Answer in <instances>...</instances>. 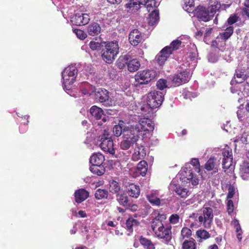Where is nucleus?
I'll use <instances>...</instances> for the list:
<instances>
[{"mask_svg": "<svg viewBox=\"0 0 249 249\" xmlns=\"http://www.w3.org/2000/svg\"><path fill=\"white\" fill-rule=\"evenodd\" d=\"M183 2L186 7H191L194 4V0H183Z\"/></svg>", "mask_w": 249, "mask_h": 249, "instance_id": "59", "label": "nucleus"}, {"mask_svg": "<svg viewBox=\"0 0 249 249\" xmlns=\"http://www.w3.org/2000/svg\"><path fill=\"white\" fill-rule=\"evenodd\" d=\"M188 174L186 171L185 172V174H183L184 178H186L187 180H192L193 178L194 175L191 170L188 171Z\"/></svg>", "mask_w": 249, "mask_h": 249, "instance_id": "57", "label": "nucleus"}, {"mask_svg": "<svg viewBox=\"0 0 249 249\" xmlns=\"http://www.w3.org/2000/svg\"><path fill=\"white\" fill-rule=\"evenodd\" d=\"M151 228L155 233L159 232H162V233H171L172 226L168 224L165 226L162 222L152 220Z\"/></svg>", "mask_w": 249, "mask_h": 249, "instance_id": "10", "label": "nucleus"}, {"mask_svg": "<svg viewBox=\"0 0 249 249\" xmlns=\"http://www.w3.org/2000/svg\"><path fill=\"white\" fill-rule=\"evenodd\" d=\"M240 20L239 17L236 14H233L230 15L227 19L225 25L228 26H232V25Z\"/></svg>", "mask_w": 249, "mask_h": 249, "instance_id": "40", "label": "nucleus"}, {"mask_svg": "<svg viewBox=\"0 0 249 249\" xmlns=\"http://www.w3.org/2000/svg\"><path fill=\"white\" fill-rule=\"evenodd\" d=\"M210 237V234H196V238L198 242H201L202 239L206 240Z\"/></svg>", "mask_w": 249, "mask_h": 249, "instance_id": "58", "label": "nucleus"}, {"mask_svg": "<svg viewBox=\"0 0 249 249\" xmlns=\"http://www.w3.org/2000/svg\"><path fill=\"white\" fill-rule=\"evenodd\" d=\"M226 25V28L223 30V31L219 33L220 38L225 41L228 40L233 35L234 28L233 26Z\"/></svg>", "mask_w": 249, "mask_h": 249, "instance_id": "23", "label": "nucleus"}, {"mask_svg": "<svg viewBox=\"0 0 249 249\" xmlns=\"http://www.w3.org/2000/svg\"><path fill=\"white\" fill-rule=\"evenodd\" d=\"M196 16L200 21L207 22L212 19L209 11L204 6L199 5L195 9Z\"/></svg>", "mask_w": 249, "mask_h": 249, "instance_id": "14", "label": "nucleus"}, {"mask_svg": "<svg viewBox=\"0 0 249 249\" xmlns=\"http://www.w3.org/2000/svg\"><path fill=\"white\" fill-rule=\"evenodd\" d=\"M78 214L81 217H86L87 216V213L85 211L80 210L78 212Z\"/></svg>", "mask_w": 249, "mask_h": 249, "instance_id": "64", "label": "nucleus"}, {"mask_svg": "<svg viewBox=\"0 0 249 249\" xmlns=\"http://www.w3.org/2000/svg\"><path fill=\"white\" fill-rule=\"evenodd\" d=\"M220 7V3L217 1L214 2L213 4L207 8L210 16L212 18L214 17L216 12L219 10Z\"/></svg>", "mask_w": 249, "mask_h": 249, "instance_id": "36", "label": "nucleus"}, {"mask_svg": "<svg viewBox=\"0 0 249 249\" xmlns=\"http://www.w3.org/2000/svg\"><path fill=\"white\" fill-rule=\"evenodd\" d=\"M232 225L234 226V228L235 229V231L237 233L240 232H242V230L239 224V221L236 219H234L231 222Z\"/></svg>", "mask_w": 249, "mask_h": 249, "instance_id": "49", "label": "nucleus"}, {"mask_svg": "<svg viewBox=\"0 0 249 249\" xmlns=\"http://www.w3.org/2000/svg\"><path fill=\"white\" fill-rule=\"evenodd\" d=\"M99 145L100 148L105 152L114 154L115 149L113 148V142L110 134L107 130H104L103 133L99 138Z\"/></svg>", "mask_w": 249, "mask_h": 249, "instance_id": "3", "label": "nucleus"}, {"mask_svg": "<svg viewBox=\"0 0 249 249\" xmlns=\"http://www.w3.org/2000/svg\"><path fill=\"white\" fill-rule=\"evenodd\" d=\"M89 47L90 48L93 50H96L100 48L101 46V44L98 42H95L94 41H91L89 43Z\"/></svg>", "mask_w": 249, "mask_h": 249, "instance_id": "54", "label": "nucleus"}, {"mask_svg": "<svg viewBox=\"0 0 249 249\" xmlns=\"http://www.w3.org/2000/svg\"><path fill=\"white\" fill-rule=\"evenodd\" d=\"M172 54L171 49L168 46L163 48L156 56V60L160 66L164 64L167 58Z\"/></svg>", "mask_w": 249, "mask_h": 249, "instance_id": "15", "label": "nucleus"}, {"mask_svg": "<svg viewBox=\"0 0 249 249\" xmlns=\"http://www.w3.org/2000/svg\"><path fill=\"white\" fill-rule=\"evenodd\" d=\"M159 238L162 239V242L168 244L172 239L171 234H157Z\"/></svg>", "mask_w": 249, "mask_h": 249, "instance_id": "47", "label": "nucleus"}, {"mask_svg": "<svg viewBox=\"0 0 249 249\" xmlns=\"http://www.w3.org/2000/svg\"><path fill=\"white\" fill-rule=\"evenodd\" d=\"M227 212L229 214H231L233 211L234 205L231 200H228L227 203Z\"/></svg>", "mask_w": 249, "mask_h": 249, "instance_id": "53", "label": "nucleus"}, {"mask_svg": "<svg viewBox=\"0 0 249 249\" xmlns=\"http://www.w3.org/2000/svg\"><path fill=\"white\" fill-rule=\"evenodd\" d=\"M78 70L75 66L70 65L65 69L62 72V77L65 87L72 85L74 82Z\"/></svg>", "mask_w": 249, "mask_h": 249, "instance_id": "6", "label": "nucleus"}, {"mask_svg": "<svg viewBox=\"0 0 249 249\" xmlns=\"http://www.w3.org/2000/svg\"><path fill=\"white\" fill-rule=\"evenodd\" d=\"M125 6L130 12L135 13L140 9V4L138 0L136 1L130 0L129 2L125 4Z\"/></svg>", "mask_w": 249, "mask_h": 249, "instance_id": "30", "label": "nucleus"}, {"mask_svg": "<svg viewBox=\"0 0 249 249\" xmlns=\"http://www.w3.org/2000/svg\"><path fill=\"white\" fill-rule=\"evenodd\" d=\"M131 58L129 54L122 55L119 56L116 61V65L120 69H124L128 65L129 60Z\"/></svg>", "mask_w": 249, "mask_h": 249, "instance_id": "26", "label": "nucleus"}, {"mask_svg": "<svg viewBox=\"0 0 249 249\" xmlns=\"http://www.w3.org/2000/svg\"><path fill=\"white\" fill-rule=\"evenodd\" d=\"M90 171L97 176L103 175L105 172V168L103 165H91L89 168Z\"/></svg>", "mask_w": 249, "mask_h": 249, "instance_id": "31", "label": "nucleus"}, {"mask_svg": "<svg viewBox=\"0 0 249 249\" xmlns=\"http://www.w3.org/2000/svg\"><path fill=\"white\" fill-rule=\"evenodd\" d=\"M181 44V41L177 39L172 41L170 46H168L171 49L172 53L174 51L178 49Z\"/></svg>", "mask_w": 249, "mask_h": 249, "instance_id": "43", "label": "nucleus"}, {"mask_svg": "<svg viewBox=\"0 0 249 249\" xmlns=\"http://www.w3.org/2000/svg\"><path fill=\"white\" fill-rule=\"evenodd\" d=\"M89 196V193L83 188L76 190L74 193L75 201L77 203H80L84 201Z\"/></svg>", "mask_w": 249, "mask_h": 249, "instance_id": "19", "label": "nucleus"}, {"mask_svg": "<svg viewBox=\"0 0 249 249\" xmlns=\"http://www.w3.org/2000/svg\"><path fill=\"white\" fill-rule=\"evenodd\" d=\"M147 198L149 202L153 205L160 206V200L156 194L151 193L147 196Z\"/></svg>", "mask_w": 249, "mask_h": 249, "instance_id": "35", "label": "nucleus"}, {"mask_svg": "<svg viewBox=\"0 0 249 249\" xmlns=\"http://www.w3.org/2000/svg\"><path fill=\"white\" fill-rule=\"evenodd\" d=\"M156 86L158 89L163 90L167 87L166 80L163 79H159L157 82Z\"/></svg>", "mask_w": 249, "mask_h": 249, "instance_id": "45", "label": "nucleus"}, {"mask_svg": "<svg viewBox=\"0 0 249 249\" xmlns=\"http://www.w3.org/2000/svg\"><path fill=\"white\" fill-rule=\"evenodd\" d=\"M191 232L192 231L190 229L184 227L182 229L181 233H191Z\"/></svg>", "mask_w": 249, "mask_h": 249, "instance_id": "63", "label": "nucleus"}, {"mask_svg": "<svg viewBox=\"0 0 249 249\" xmlns=\"http://www.w3.org/2000/svg\"><path fill=\"white\" fill-rule=\"evenodd\" d=\"M159 19V13L157 10H154L151 14H149V19L148 24L150 25H154L157 23Z\"/></svg>", "mask_w": 249, "mask_h": 249, "instance_id": "34", "label": "nucleus"}, {"mask_svg": "<svg viewBox=\"0 0 249 249\" xmlns=\"http://www.w3.org/2000/svg\"><path fill=\"white\" fill-rule=\"evenodd\" d=\"M228 193L227 195V198H231L235 194L234 187L231 184H230L228 188Z\"/></svg>", "mask_w": 249, "mask_h": 249, "instance_id": "51", "label": "nucleus"}, {"mask_svg": "<svg viewBox=\"0 0 249 249\" xmlns=\"http://www.w3.org/2000/svg\"><path fill=\"white\" fill-rule=\"evenodd\" d=\"M146 155V152L144 146L137 144L134 149L132 159L134 160L143 159Z\"/></svg>", "mask_w": 249, "mask_h": 249, "instance_id": "17", "label": "nucleus"}, {"mask_svg": "<svg viewBox=\"0 0 249 249\" xmlns=\"http://www.w3.org/2000/svg\"><path fill=\"white\" fill-rule=\"evenodd\" d=\"M100 25L96 22L90 24L87 28V32L89 35L94 36L98 35L101 32Z\"/></svg>", "mask_w": 249, "mask_h": 249, "instance_id": "27", "label": "nucleus"}, {"mask_svg": "<svg viewBox=\"0 0 249 249\" xmlns=\"http://www.w3.org/2000/svg\"><path fill=\"white\" fill-rule=\"evenodd\" d=\"M148 165L145 160H141L137 165V170L142 176H144L147 171Z\"/></svg>", "mask_w": 249, "mask_h": 249, "instance_id": "33", "label": "nucleus"}, {"mask_svg": "<svg viewBox=\"0 0 249 249\" xmlns=\"http://www.w3.org/2000/svg\"><path fill=\"white\" fill-rule=\"evenodd\" d=\"M121 190L119 183L115 180H112L109 183V191L112 194H117Z\"/></svg>", "mask_w": 249, "mask_h": 249, "instance_id": "37", "label": "nucleus"}, {"mask_svg": "<svg viewBox=\"0 0 249 249\" xmlns=\"http://www.w3.org/2000/svg\"><path fill=\"white\" fill-rule=\"evenodd\" d=\"M160 213H160V211L159 210H155L152 213V216L153 217V218H155V217L159 216V215Z\"/></svg>", "mask_w": 249, "mask_h": 249, "instance_id": "62", "label": "nucleus"}, {"mask_svg": "<svg viewBox=\"0 0 249 249\" xmlns=\"http://www.w3.org/2000/svg\"><path fill=\"white\" fill-rule=\"evenodd\" d=\"M108 195V191L106 189H97L95 193V197L97 199L107 198Z\"/></svg>", "mask_w": 249, "mask_h": 249, "instance_id": "38", "label": "nucleus"}, {"mask_svg": "<svg viewBox=\"0 0 249 249\" xmlns=\"http://www.w3.org/2000/svg\"><path fill=\"white\" fill-rule=\"evenodd\" d=\"M106 224L107 226H110V227H112L113 228H115V231L116 232V226L117 225V222H116L115 223L112 221H107L106 222Z\"/></svg>", "mask_w": 249, "mask_h": 249, "instance_id": "61", "label": "nucleus"}, {"mask_svg": "<svg viewBox=\"0 0 249 249\" xmlns=\"http://www.w3.org/2000/svg\"><path fill=\"white\" fill-rule=\"evenodd\" d=\"M90 113L96 120H99L102 118V117L104 116L102 119V121L104 122H106L107 120L106 119L105 115L104 114V111L102 109L96 106H93L90 108Z\"/></svg>", "mask_w": 249, "mask_h": 249, "instance_id": "18", "label": "nucleus"}, {"mask_svg": "<svg viewBox=\"0 0 249 249\" xmlns=\"http://www.w3.org/2000/svg\"><path fill=\"white\" fill-rule=\"evenodd\" d=\"M198 221L206 228H210L213 219V210L212 208L203 206L198 213Z\"/></svg>", "mask_w": 249, "mask_h": 249, "instance_id": "4", "label": "nucleus"}, {"mask_svg": "<svg viewBox=\"0 0 249 249\" xmlns=\"http://www.w3.org/2000/svg\"><path fill=\"white\" fill-rule=\"evenodd\" d=\"M140 243L144 247H146L147 249H154L155 246L151 241L141 236L140 238Z\"/></svg>", "mask_w": 249, "mask_h": 249, "instance_id": "39", "label": "nucleus"}, {"mask_svg": "<svg viewBox=\"0 0 249 249\" xmlns=\"http://www.w3.org/2000/svg\"><path fill=\"white\" fill-rule=\"evenodd\" d=\"M73 32L76 35L78 38L81 40L84 39L87 37V34L83 30L75 29Z\"/></svg>", "mask_w": 249, "mask_h": 249, "instance_id": "46", "label": "nucleus"}, {"mask_svg": "<svg viewBox=\"0 0 249 249\" xmlns=\"http://www.w3.org/2000/svg\"><path fill=\"white\" fill-rule=\"evenodd\" d=\"M129 127L132 130H136L137 134L139 136L141 132L143 131V135H145L147 132L153 131L154 129V124L151 119L143 118L140 120L138 124Z\"/></svg>", "mask_w": 249, "mask_h": 249, "instance_id": "5", "label": "nucleus"}, {"mask_svg": "<svg viewBox=\"0 0 249 249\" xmlns=\"http://www.w3.org/2000/svg\"><path fill=\"white\" fill-rule=\"evenodd\" d=\"M127 194L132 197L137 198L140 194V189L138 185L131 183L126 187Z\"/></svg>", "mask_w": 249, "mask_h": 249, "instance_id": "20", "label": "nucleus"}, {"mask_svg": "<svg viewBox=\"0 0 249 249\" xmlns=\"http://www.w3.org/2000/svg\"><path fill=\"white\" fill-rule=\"evenodd\" d=\"M89 20L90 18L89 14L77 13L71 18V22L73 25L81 26L88 24Z\"/></svg>", "mask_w": 249, "mask_h": 249, "instance_id": "12", "label": "nucleus"}, {"mask_svg": "<svg viewBox=\"0 0 249 249\" xmlns=\"http://www.w3.org/2000/svg\"><path fill=\"white\" fill-rule=\"evenodd\" d=\"M235 75L237 78L239 79V80H237V83H238L243 82L246 80L248 77L247 75L244 73V72L241 71H236Z\"/></svg>", "mask_w": 249, "mask_h": 249, "instance_id": "42", "label": "nucleus"}, {"mask_svg": "<svg viewBox=\"0 0 249 249\" xmlns=\"http://www.w3.org/2000/svg\"><path fill=\"white\" fill-rule=\"evenodd\" d=\"M218 164L216 163V159L214 157L210 158L205 164V169L208 171L213 170V173L218 172Z\"/></svg>", "mask_w": 249, "mask_h": 249, "instance_id": "24", "label": "nucleus"}, {"mask_svg": "<svg viewBox=\"0 0 249 249\" xmlns=\"http://www.w3.org/2000/svg\"><path fill=\"white\" fill-rule=\"evenodd\" d=\"M241 14L245 18L249 20V6H244L241 8Z\"/></svg>", "mask_w": 249, "mask_h": 249, "instance_id": "50", "label": "nucleus"}, {"mask_svg": "<svg viewBox=\"0 0 249 249\" xmlns=\"http://www.w3.org/2000/svg\"><path fill=\"white\" fill-rule=\"evenodd\" d=\"M124 129L120 124L115 125L113 128V133L116 137H119L122 134H123Z\"/></svg>", "mask_w": 249, "mask_h": 249, "instance_id": "44", "label": "nucleus"}, {"mask_svg": "<svg viewBox=\"0 0 249 249\" xmlns=\"http://www.w3.org/2000/svg\"><path fill=\"white\" fill-rule=\"evenodd\" d=\"M176 194L182 198H186L189 195V192L187 188L180 186H176L174 189Z\"/></svg>", "mask_w": 249, "mask_h": 249, "instance_id": "32", "label": "nucleus"}, {"mask_svg": "<svg viewBox=\"0 0 249 249\" xmlns=\"http://www.w3.org/2000/svg\"><path fill=\"white\" fill-rule=\"evenodd\" d=\"M141 66L140 62L137 59H133L131 56V58L128 61L127 66V70L131 72L136 71L139 70Z\"/></svg>", "mask_w": 249, "mask_h": 249, "instance_id": "28", "label": "nucleus"}, {"mask_svg": "<svg viewBox=\"0 0 249 249\" xmlns=\"http://www.w3.org/2000/svg\"><path fill=\"white\" fill-rule=\"evenodd\" d=\"M191 164L195 167L200 166L199 161L198 159L194 158L191 160Z\"/></svg>", "mask_w": 249, "mask_h": 249, "instance_id": "60", "label": "nucleus"}, {"mask_svg": "<svg viewBox=\"0 0 249 249\" xmlns=\"http://www.w3.org/2000/svg\"><path fill=\"white\" fill-rule=\"evenodd\" d=\"M164 100L163 93L159 91H152L147 96V104L151 109L159 107L162 104Z\"/></svg>", "mask_w": 249, "mask_h": 249, "instance_id": "7", "label": "nucleus"}, {"mask_svg": "<svg viewBox=\"0 0 249 249\" xmlns=\"http://www.w3.org/2000/svg\"><path fill=\"white\" fill-rule=\"evenodd\" d=\"M128 40L132 46H136L138 45L143 40V36L142 33L136 29L132 30L129 33Z\"/></svg>", "mask_w": 249, "mask_h": 249, "instance_id": "13", "label": "nucleus"}, {"mask_svg": "<svg viewBox=\"0 0 249 249\" xmlns=\"http://www.w3.org/2000/svg\"><path fill=\"white\" fill-rule=\"evenodd\" d=\"M140 226V222L133 217H129L126 221V227L129 232L136 231Z\"/></svg>", "mask_w": 249, "mask_h": 249, "instance_id": "22", "label": "nucleus"}, {"mask_svg": "<svg viewBox=\"0 0 249 249\" xmlns=\"http://www.w3.org/2000/svg\"><path fill=\"white\" fill-rule=\"evenodd\" d=\"M105 157L102 154L95 153L90 157L89 162L91 165H103Z\"/></svg>", "mask_w": 249, "mask_h": 249, "instance_id": "21", "label": "nucleus"}, {"mask_svg": "<svg viewBox=\"0 0 249 249\" xmlns=\"http://www.w3.org/2000/svg\"><path fill=\"white\" fill-rule=\"evenodd\" d=\"M179 216L177 214H173L169 217V221L172 224H177L179 222Z\"/></svg>", "mask_w": 249, "mask_h": 249, "instance_id": "52", "label": "nucleus"}, {"mask_svg": "<svg viewBox=\"0 0 249 249\" xmlns=\"http://www.w3.org/2000/svg\"><path fill=\"white\" fill-rule=\"evenodd\" d=\"M119 53V45L117 41L109 42L102 51V58L107 64H111Z\"/></svg>", "mask_w": 249, "mask_h": 249, "instance_id": "1", "label": "nucleus"}, {"mask_svg": "<svg viewBox=\"0 0 249 249\" xmlns=\"http://www.w3.org/2000/svg\"><path fill=\"white\" fill-rule=\"evenodd\" d=\"M166 218V214L162 213L160 214L159 216L155 217V218H153L152 220L162 222V221H164V220H165Z\"/></svg>", "mask_w": 249, "mask_h": 249, "instance_id": "56", "label": "nucleus"}, {"mask_svg": "<svg viewBox=\"0 0 249 249\" xmlns=\"http://www.w3.org/2000/svg\"><path fill=\"white\" fill-rule=\"evenodd\" d=\"M157 72L153 70H145L138 71L135 76V80L141 85L147 84L155 79Z\"/></svg>", "mask_w": 249, "mask_h": 249, "instance_id": "8", "label": "nucleus"}, {"mask_svg": "<svg viewBox=\"0 0 249 249\" xmlns=\"http://www.w3.org/2000/svg\"><path fill=\"white\" fill-rule=\"evenodd\" d=\"M158 2L156 0H148L146 3L145 6L147 8H156L158 6Z\"/></svg>", "mask_w": 249, "mask_h": 249, "instance_id": "48", "label": "nucleus"}, {"mask_svg": "<svg viewBox=\"0 0 249 249\" xmlns=\"http://www.w3.org/2000/svg\"><path fill=\"white\" fill-rule=\"evenodd\" d=\"M182 248L183 249H196L195 240L184 241L182 244Z\"/></svg>", "mask_w": 249, "mask_h": 249, "instance_id": "41", "label": "nucleus"}, {"mask_svg": "<svg viewBox=\"0 0 249 249\" xmlns=\"http://www.w3.org/2000/svg\"><path fill=\"white\" fill-rule=\"evenodd\" d=\"M236 142L240 141L242 142V143L244 144H247L248 142L247 140V135L246 133H244L243 134L241 135L240 136H238L236 141Z\"/></svg>", "mask_w": 249, "mask_h": 249, "instance_id": "55", "label": "nucleus"}, {"mask_svg": "<svg viewBox=\"0 0 249 249\" xmlns=\"http://www.w3.org/2000/svg\"><path fill=\"white\" fill-rule=\"evenodd\" d=\"M222 164L224 169H228L232 165L233 157L231 149H224L222 152Z\"/></svg>", "mask_w": 249, "mask_h": 249, "instance_id": "11", "label": "nucleus"}, {"mask_svg": "<svg viewBox=\"0 0 249 249\" xmlns=\"http://www.w3.org/2000/svg\"><path fill=\"white\" fill-rule=\"evenodd\" d=\"M109 92L105 89H99L95 92V99L100 103H105L109 100Z\"/></svg>", "mask_w": 249, "mask_h": 249, "instance_id": "16", "label": "nucleus"}, {"mask_svg": "<svg viewBox=\"0 0 249 249\" xmlns=\"http://www.w3.org/2000/svg\"><path fill=\"white\" fill-rule=\"evenodd\" d=\"M240 174L244 180L249 179V162L243 161L240 166Z\"/></svg>", "mask_w": 249, "mask_h": 249, "instance_id": "25", "label": "nucleus"}, {"mask_svg": "<svg viewBox=\"0 0 249 249\" xmlns=\"http://www.w3.org/2000/svg\"><path fill=\"white\" fill-rule=\"evenodd\" d=\"M170 79L174 86L178 87L188 83L190 79L189 72L186 70L176 73L171 76Z\"/></svg>", "mask_w": 249, "mask_h": 249, "instance_id": "9", "label": "nucleus"}, {"mask_svg": "<svg viewBox=\"0 0 249 249\" xmlns=\"http://www.w3.org/2000/svg\"><path fill=\"white\" fill-rule=\"evenodd\" d=\"M123 137L124 140L120 142V147L124 150H128L131 146L136 143L140 138L136 130H132L129 127L124 128Z\"/></svg>", "mask_w": 249, "mask_h": 249, "instance_id": "2", "label": "nucleus"}, {"mask_svg": "<svg viewBox=\"0 0 249 249\" xmlns=\"http://www.w3.org/2000/svg\"><path fill=\"white\" fill-rule=\"evenodd\" d=\"M116 199L119 203L124 207H130V204L128 201L127 195L124 193H118L116 195Z\"/></svg>", "mask_w": 249, "mask_h": 249, "instance_id": "29", "label": "nucleus"}]
</instances>
